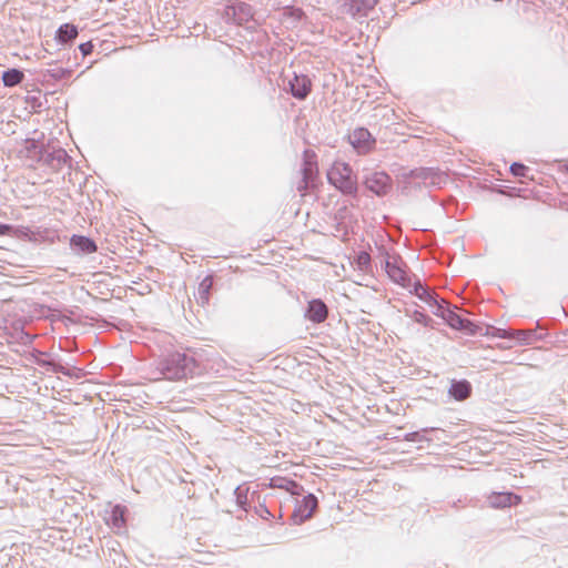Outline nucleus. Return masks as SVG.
<instances>
[{
    "label": "nucleus",
    "mask_w": 568,
    "mask_h": 568,
    "mask_svg": "<svg viewBox=\"0 0 568 568\" xmlns=\"http://www.w3.org/2000/svg\"><path fill=\"white\" fill-rule=\"evenodd\" d=\"M199 364L194 357L184 353H172L163 366L168 379L181 381L197 373Z\"/></svg>",
    "instance_id": "f257e3e1"
},
{
    "label": "nucleus",
    "mask_w": 568,
    "mask_h": 568,
    "mask_svg": "<svg viewBox=\"0 0 568 568\" xmlns=\"http://www.w3.org/2000/svg\"><path fill=\"white\" fill-rule=\"evenodd\" d=\"M327 179L328 182L343 194L349 196H355L357 194V179L347 163L341 161L334 162L327 172Z\"/></svg>",
    "instance_id": "f03ea898"
},
{
    "label": "nucleus",
    "mask_w": 568,
    "mask_h": 568,
    "mask_svg": "<svg viewBox=\"0 0 568 568\" xmlns=\"http://www.w3.org/2000/svg\"><path fill=\"white\" fill-rule=\"evenodd\" d=\"M317 498L312 494L306 495L298 500L291 517L293 524L302 525L306 520L311 519L317 508Z\"/></svg>",
    "instance_id": "7ed1b4c3"
},
{
    "label": "nucleus",
    "mask_w": 568,
    "mask_h": 568,
    "mask_svg": "<svg viewBox=\"0 0 568 568\" xmlns=\"http://www.w3.org/2000/svg\"><path fill=\"white\" fill-rule=\"evenodd\" d=\"M365 186L376 194L377 196H384L392 190V179L385 172H372L364 181Z\"/></svg>",
    "instance_id": "20e7f679"
},
{
    "label": "nucleus",
    "mask_w": 568,
    "mask_h": 568,
    "mask_svg": "<svg viewBox=\"0 0 568 568\" xmlns=\"http://www.w3.org/2000/svg\"><path fill=\"white\" fill-rule=\"evenodd\" d=\"M386 272L392 281L406 287L410 284V278L406 265L398 257H389L385 265Z\"/></svg>",
    "instance_id": "39448f33"
},
{
    "label": "nucleus",
    "mask_w": 568,
    "mask_h": 568,
    "mask_svg": "<svg viewBox=\"0 0 568 568\" xmlns=\"http://www.w3.org/2000/svg\"><path fill=\"white\" fill-rule=\"evenodd\" d=\"M349 142L359 154H366L374 149L375 139L364 128L355 129L349 134Z\"/></svg>",
    "instance_id": "423d86ee"
},
{
    "label": "nucleus",
    "mask_w": 568,
    "mask_h": 568,
    "mask_svg": "<svg viewBox=\"0 0 568 568\" xmlns=\"http://www.w3.org/2000/svg\"><path fill=\"white\" fill-rule=\"evenodd\" d=\"M434 314L442 317L454 329L466 331L471 326L469 321L462 318L460 315L444 304L437 305Z\"/></svg>",
    "instance_id": "0eeeda50"
},
{
    "label": "nucleus",
    "mask_w": 568,
    "mask_h": 568,
    "mask_svg": "<svg viewBox=\"0 0 568 568\" xmlns=\"http://www.w3.org/2000/svg\"><path fill=\"white\" fill-rule=\"evenodd\" d=\"M288 87L294 98L305 100L312 91V81L305 74H294V77L288 80Z\"/></svg>",
    "instance_id": "6e6552de"
},
{
    "label": "nucleus",
    "mask_w": 568,
    "mask_h": 568,
    "mask_svg": "<svg viewBox=\"0 0 568 568\" xmlns=\"http://www.w3.org/2000/svg\"><path fill=\"white\" fill-rule=\"evenodd\" d=\"M303 182L304 189L307 187V184L317 176L318 166H317V156L316 153L312 150H306L303 154Z\"/></svg>",
    "instance_id": "1a4fd4ad"
},
{
    "label": "nucleus",
    "mask_w": 568,
    "mask_h": 568,
    "mask_svg": "<svg viewBox=\"0 0 568 568\" xmlns=\"http://www.w3.org/2000/svg\"><path fill=\"white\" fill-rule=\"evenodd\" d=\"M521 503V497L513 493H493L488 496V504L491 508H506Z\"/></svg>",
    "instance_id": "9d476101"
},
{
    "label": "nucleus",
    "mask_w": 568,
    "mask_h": 568,
    "mask_svg": "<svg viewBox=\"0 0 568 568\" xmlns=\"http://www.w3.org/2000/svg\"><path fill=\"white\" fill-rule=\"evenodd\" d=\"M328 315V310L325 303L321 300H312L308 302L306 318L313 323H323Z\"/></svg>",
    "instance_id": "9b49d317"
},
{
    "label": "nucleus",
    "mask_w": 568,
    "mask_h": 568,
    "mask_svg": "<svg viewBox=\"0 0 568 568\" xmlns=\"http://www.w3.org/2000/svg\"><path fill=\"white\" fill-rule=\"evenodd\" d=\"M471 386L468 382H454L449 388V394L457 400H464L470 396Z\"/></svg>",
    "instance_id": "f8f14e48"
},
{
    "label": "nucleus",
    "mask_w": 568,
    "mask_h": 568,
    "mask_svg": "<svg viewBox=\"0 0 568 568\" xmlns=\"http://www.w3.org/2000/svg\"><path fill=\"white\" fill-rule=\"evenodd\" d=\"M78 33V28L74 24L64 23L58 29L55 39L60 43H67L74 40Z\"/></svg>",
    "instance_id": "ddd939ff"
},
{
    "label": "nucleus",
    "mask_w": 568,
    "mask_h": 568,
    "mask_svg": "<svg viewBox=\"0 0 568 568\" xmlns=\"http://www.w3.org/2000/svg\"><path fill=\"white\" fill-rule=\"evenodd\" d=\"M213 286V276H205L199 285V298L200 302L204 305L209 303L210 300V291Z\"/></svg>",
    "instance_id": "4468645a"
},
{
    "label": "nucleus",
    "mask_w": 568,
    "mask_h": 568,
    "mask_svg": "<svg viewBox=\"0 0 568 568\" xmlns=\"http://www.w3.org/2000/svg\"><path fill=\"white\" fill-rule=\"evenodd\" d=\"M24 78L22 71L18 69H10L6 71L2 75V80L6 87H14L19 84Z\"/></svg>",
    "instance_id": "2eb2a0df"
},
{
    "label": "nucleus",
    "mask_w": 568,
    "mask_h": 568,
    "mask_svg": "<svg viewBox=\"0 0 568 568\" xmlns=\"http://www.w3.org/2000/svg\"><path fill=\"white\" fill-rule=\"evenodd\" d=\"M71 243L80 247L83 252L92 253L97 250L94 242L85 236L74 235L71 239Z\"/></svg>",
    "instance_id": "dca6fc26"
},
{
    "label": "nucleus",
    "mask_w": 568,
    "mask_h": 568,
    "mask_svg": "<svg viewBox=\"0 0 568 568\" xmlns=\"http://www.w3.org/2000/svg\"><path fill=\"white\" fill-rule=\"evenodd\" d=\"M509 337L516 338L524 344H531L536 341V334L532 329H516L508 334Z\"/></svg>",
    "instance_id": "f3484780"
},
{
    "label": "nucleus",
    "mask_w": 568,
    "mask_h": 568,
    "mask_svg": "<svg viewBox=\"0 0 568 568\" xmlns=\"http://www.w3.org/2000/svg\"><path fill=\"white\" fill-rule=\"evenodd\" d=\"M415 294L420 300L425 301L429 306H434L435 310L437 308V305L440 304L436 298H434L432 293L420 284L415 285Z\"/></svg>",
    "instance_id": "a211bd4d"
},
{
    "label": "nucleus",
    "mask_w": 568,
    "mask_h": 568,
    "mask_svg": "<svg viewBox=\"0 0 568 568\" xmlns=\"http://www.w3.org/2000/svg\"><path fill=\"white\" fill-rule=\"evenodd\" d=\"M125 508L123 506L116 505L113 507L111 511V520L112 526L116 528H122L125 524Z\"/></svg>",
    "instance_id": "6ab92c4d"
},
{
    "label": "nucleus",
    "mask_w": 568,
    "mask_h": 568,
    "mask_svg": "<svg viewBox=\"0 0 568 568\" xmlns=\"http://www.w3.org/2000/svg\"><path fill=\"white\" fill-rule=\"evenodd\" d=\"M335 217L338 220L339 224H346V220L352 217L348 206L345 205L338 209Z\"/></svg>",
    "instance_id": "aec40b11"
},
{
    "label": "nucleus",
    "mask_w": 568,
    "mask_h": 568,
    "mask_svg": "<svg viewBox=\"0 0 568 568\" xmlns=\"http://www.w3.org/2000/svg\"><path fill=\"white\" fill-rule=\"evenodd\" d=\"M510 171L515 176H525L527 168L520 163H514L510 166Z\"/></svg>",
    "instance_id": "412c9836"
},
{
    "label": "nucleus",
    "mask_w": 568,
    "mask_h": 568,
    "mask_svg": "<svg viewBox=\"0 0 568 568\" xmlns=\"http://www.w3.org/2000/svg\"><path fill=\"white\" fill-rule=\"evenodd\" d=\"M414 320H415L416 322H418V323L424 324V325H427V323H428V321H429V318H428L425 314H423V313H420V312H415V313H414Z\"/></svg>",
    "instance_id": "4be33fe9"
},
{
    "label": "nucleus",
    "mask_w": 568,
    "mask_h": 568,
    "mask_svg": "<svg viewBox=\"0 0 568 568\" xmlns=\"http://www.w3.org/2000/svg\"><path fill=\"white\" fill-rule=\"evenodd\" d=\"M79 49L83 55H88L92 52L93 45L90 42H87V43L80 44Z\"/></svg>",
    "instance_id": "5701e85b"
},
{
    "label": "nucleus",
    "mask_w": 568,
    "mask_h": 568,
    "mask_svg": "<svg viewBox=\"0 0 568 568\" xmlns=\"http://www.w3.org/2000/svg\"><path fill=\"white\" fill-rule=\"evenodd\" d=\"M369 261H371V257H369V254L365 253V252H362L359 255H358V263L361 265H368L369 264Z\"/></svg>",
    "instance_id": "b1692460"
},
{
    "label": "nucleus",
    "mask_w": 568,
    "mask_h": 568,
    "mask_svg": "<svg viewBox=\"0 0 568 568\" xmlns=\"http://www.w3.org/2000/svg\"><path fill=\"white\" fill-rule=\"evenodd\" d=\"M12 232V226L8 224H0V235H8Z\"/></svg>",
    "instance_id": "393cba45"
},
{
    "label": "nucleus",
    "mask_w": 568,
    "mask_h": 568,
    "mask_svg": "<svg viewBox=\"0 0 568 568\" xmlns=\"http://www.w3.org/2000/svg\"><path fill=\"white\" fill-rule=\"evenodd\" d=\"M423 175V171H410L408 174L405 175V179L408 180L410 178H422Z\"/></svg>",
    "instance_id": "a878e982"
},
{
    "label": "nucleus",
    "mask_w": 568,
    "mask_h": 568,
    "mask_svg": "<svg viewBox=\"0 0 568 568\" xmlns=\"http://www.w3.org/2000/svg\"><path fill=\"white\" fill-rule=\"evenodd\" d=\"M296 14H297V17H301L302 11H301L300 9H298V10H296Z\"/></svg>",
    "instance_id": "bb28decb"
},
{
    "label": "nucleus",
    "mask_w": 568,
    "mask_h": 568,
    "mask_svg": "<svg viewBox=\"0 0 568 568\" xmlns=\"http://www.w3.org/2000/svg\"><path fill=\"white\" fill-rule=\"evenodd\" d=\"M271 485H272V486H275V485H276V484H275V478H272V484H271Z\"/></svg>",
    "instance_id": "cd10ccee"
}]
</instances>
